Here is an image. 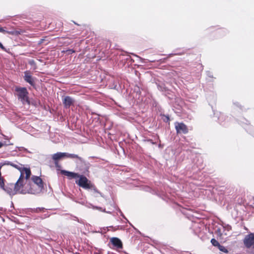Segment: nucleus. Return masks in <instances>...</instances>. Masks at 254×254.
Returning a JSON list of instances; mask_svg holds the SVG:
<instances>
[{
	"label": "nucleus",
	"instance_id": "f257e3e1",
	"mask_svg": "<svg viewBox=\"0 0 254 254\" xmlns=\"http://www.w3.org/2000/svg\"><path fill=\"white\" fill-rule=\"evenodd\" d=\"M15 95L23 104L27 103L30 104V101L28 97V92L25 87L16 86L15 88Z\"/></svg>",
	"mask_w": 254,
	"mask_h": 254
},
{
	"label": "nucleus",
	"instance_id": "f03ea898",
	"mask_svg": "<svg viewBox=\"0 0 254 254\" xmlns=\"http://www.w3.org/2000/svg\"><path fill=\"white\" fill-rule=\"evenodd\" d=\"M65 154L66 157L72 159L76 158L78 159L80 162L81 166L77 165V167L78 168V170H80L82 174H86L87 173L89 172V164L86 163L82 158L78 156L76 154H69L67 153H65Z\"/></svg>",
	"mask_w": 254,
	"mask_h": 254
},
{
	"label": "nucleus",
	"instance_id": "7ed1b4c3",
	"mask_svg": "<svg viewBox=\"0 0 254 254\" xmlns=\"http://www.w3.org/2000/svg\"><path fill=\"white\" fill-rule=\"evenodd\" d=\"M78 180L75 181V183L80 187L85 189H95V186L91 182L83 175H79Z\"/></svg>",
	"mask_w": 254,
	"mask_h": 254
},
{
	"label": "nucleus",
	"instance_id": "20e7f679",
	"mask_svg": "<svg viewBox=\"0 0 254 254\" xmlns=\"http://www.w3.org/2000/svg\"><path fill=\"white\" fill-rule=\"evenodd\" d=\"M4 165H10L17 170H18L20 172V174H23V177H24V174L25 173L26 175L25 178L26 179H28L31 175V171L29 168H24L23 165L20 164H15L11 162H7L4 164Z\"/></svg>",
	"mask_w": 254,
	"mask_h": 254
},
{
	"label": "nucleus",
	"instance_id": "39448f33",
	"mask_svg": "<svg viewBox=\"0 0 254 254\" xmlns=\"http://www.w3.org/2000/svg\"><path fill=\"white\" fill-rule=\"evenodd\" d=\"M244 244L247 248H254V233L246 235L243 240Z\"/></svg>",
	"mask_w": 254,
	"mask_h": 254
},
{
	"label": "nucleus",
	"instance_id": "423d86ee",
	"mask_svg": "<svg viewBox=\"0 0 254 254\" xmlns=\"http://www.w3.org/2000/svg\"><path fill=\"white\" fill-rule=\"evenodd\" d=\"M175 127L177 134H187L189 132L188 127L184 123L176 122Z\"/></svg>",
	"mask_w": 254,
	"mask_h": 254
},
{
	"label": "nucleus",
	"instance_id": "0eeeda50",
	"mask_svg": "<svg viewBox=\"0 0 254 254\" xmlns=\"http://www.w3.org/2000/svg\"><path fill=\"white\" fill-rule=\"evenodd\" d=\"M110 242L116 249H122L123 248V243L121 240L117 237H112L110 239Z\"/></svg>",
	"mask_w": 254,
	"mask_h": 254
},
{
	"label": "nucleus",
	"instance_id": "6e6552de",
	"mask_svg": "<svg viewBox=\"0 0 254 254\" xmlns=\"http://www.w3.org/2000/svg\"><path fill=\"white\" fill-rule=\"evenodd\" d=\"M9 195H14L16 194L14 184L9 183L6 186L4 185V189H2Z\"/></svg>",
	"mask_w": 254,
	"mask_h": 254
},
{
	"label": "nucleus",
	"instance_id": "1a4fd4ad",
	"mask_svg": "<svg viewBox=\"0 0 254 254\" xmlns=\"http://www.w3.org/2000/svg\"><path fill=\"white\" fill-rule=\"evenodd\" d=\"M0 32L3 34H8L10 35L18 36L23 34L24 32V31L22 29H19V30L7 31L3 28L0 27Z\"/></svg>",
	"mask_w": 254,
	"mask_h": 254
},
{
	"label": "nucleus",
	"instance_id": "9d476101",
	"mask_svg": "<svg viewBox=\"0 0 254 254\" xmlns=\"http://www.w3.org/2000/svg\"><path fill=\"white\" fill-rule=\"evenodd\" d=\"M63 103L65 108H68L74 103V100L71 97L66 96L63 99Z\"/></svg>",
	"mask_w": 254,
	"mask_h": 254
},
{
	"label": "nucleus",
	"instance_id": "9b49d317",
	"mask_svg": "<svg viewBox=\"0 0 254 254\" xmlns=\"http://www.w3.org/2000/svg\"><path fill=\"white\" fill-rule=\"evenodd\" d=\"M14 186L16 193L20 192V190L23 187V179L22 174H20L18 180L16 182V183L14 184Z\"/></svg>",
	"mask_w": 254,
	"mask_h": 254
},
{
	"label": "nucleus",
	"instance_id": "f8f14e48",
	"mask_svg": "<svg viewBox=\"0 0 254 254\" xmlns=\"http://www.w3.org/2000/svg\"><path fill=\"white\" fill-rule=\"evenodd\" d=\"M61 173L62 174L67 176L69 179H75L79 177V174L78 173L64 170H61Z\"/></svg>",
	"mask_w": 254,
	"mask_h": 254
},
{
	"label": "nucleus",
	"instance_id": "ddd939ff",
	"mask_svg": "<svg viewBox=\"0 0 254 254\" xmlns=\"http://www.w3.org/2000/svg\"><path fill=\"white\" fill-rule=\"evenodd\" d=\"M32 181L40 189L44 188V183L40 177L33 176L31 178Z\"/></svg>",
	"mask_w": 254,
	"mask_h": 254
},
{
	"label": "nucleus",
	"instance_id": "4468645a",
	"mask_svg": "<svg viewBox=\"0 0 254 254\" xmlns=\"http://www.w3.org/2000/svg\"><path fill=\"white\" fill-rule=\"evenodd\" d=\"M24 80L30 85H33L34 81L32 79V76L30 74V72L28 70H26L24 72Z\"/></svg>",
	"mask_w": 254,
	"mask_h": 254
},
{
	"label": "nucleus",
	"instance_id": "2eb2a0df",
	"mask_svg": "<svg viewBox=\"0 0 254 254\" xmlns=\"http://www.w3.org/2000/svg\"><path fill=\"white\" fill-rule=\"evenodd\" d=\"M65 157V153L58 152L52 155V159L54 162H59V160Z\"/></svg>",
	"mask_w": 254,
	"mask_h": 254
},
{
	"label": "nucleus",
	"instance_id": "dca6fc26",
	"mask_svg": "<svg viewBox=\"0 0 254 254\" xmlns=\"http://www.w3.org/2000/svg\"><path fill=\"white\" fill-rule=\"evenodd\" d=\"M2 167V165H0V188L4 189V185H5V180L1 176V169Z\"/></svg>",
	"mask_w": 254,
	"mask_h": 254
},
{
	"label": "nucleus",
	"instance_id": "f3484780",
	"mask_svg": "<svg viewBox=\"0 0 254 254\" xmlns=\"http://www.w3.org/2000/svg\"><path fill=\"white\" fill-rule=\"evenodd\" d=\"M218 248L219 249V250L223 252V253H228V250L223 246H222L220 244V245L218 247Z\"/></svg>",
	"mask_w": 254,
	"mask_h": 254
},
{
	"label": "nucleus",
	"instance_id": "a211bd4d",
	"mask_svg": "<svg viewBox=\"0 0 254 254\" xmlns=\"http://www.w3.org/2000/svg\"><path fill=\"white\" fill-rule=\"evenodd\" d=\"M211 243L212 245L215 247H218L220 245V244L219 243V242L214 238H213L211 240Z\"/></svg>",
	"mask_w": 254,
	"mask_h": 254
},
{
	"label": "nucleus",
	"instance_id": "6ab92c4d",
	"mask_svg": "<svg viewBox=\"0 0 254 254\" xmlns=\"http://www.w3.org/2000/svg\"><path fill=\"white\" fill-rule=\"evenodd\" d=\"M54 163L57 169L58 170H60L61 168V166L59 164V162H54Z\"/></svg>",
	"mask_w": 254,
	"mask_h": 254
},
{
	"label": "nucleus",
	"instance_id": "aec40b11",
	"mask_svg": "<svg viewBox=\"0 0 254 254\" xmlns=\"http://www.w3.org/2000/svg\"><path fill=\"white\" fill-rule=\"evenodd\" d=\"M44 210V208H37L36 209V212H39L43 211Z\"/></svg>",
	"mask_w": 254,
	"mask_h": 254
},
{
	"label": "nucleus",
	"instance_id": "412c9836",
	"mask_svg": "<svg viewBox=\"0 0 254 254\" xmlns=\"http://www.w3.org/2000/svg\"><path fill=\"white\" fill-rule=\"evenodd\" d=\"M67 52H68V54H72V53H74L75 51L73 50V49H69V50H67Z\"/></svg>",
	"mask_w": 254,
	"mask_h": 254
},
{
	"label": "nucleus",
	"instance_id": "4be33fe9",
	"mask_svg": "<svg viewBox=\"0 0 254 254\" xmlns=\"http://www.w3.org/2000/svg\"><path fill=\"white\" fill-rule=\"evenodd\" d=\"M0 48H1L2 50L5 51L6 49L2 45V44L0 42Z\"/></svg>",
	"mask_w": 254,
	"mask_h": 254
},
{
	"label": "nucleus",
	"instance_id": "5701e85b",
	"mask_svg": "<svg viewBox=\"0 0 254 254\" xmlns=\"http://www.w3.org/2000/svg\"><path fill=\"white\" fill-rule=\"evenodd\" d=\"M147 141H149V142H150L151 143H152V144H155V142H154L152 141V139H148Z\"/></svg>",
	"mask_w": 254,
	"mask_h": 254
},
{
	"label": "nucleus",
	"instance_id": "b1692460",
	"mask_svg": "<svg viewBox=\"0 0 254 254\" xmlns=\"http://www.w3.org/2000/svg\"><path fill=\"white\" fill-rule=\"evenodd\" d=\"M166 120H167V122H169L170 121L169 116H166Z\"/></svg>",
	"mask_w": 254,
	"mask_h": 254
},
{
	"label": "nucleus",
	"instance_id": "393cba45",
	"mask_svg": "<svg viewBox=\"0 0 254 254\" xmlns=\"http://www.w3.org/2000/svg\"><path fill=\"white\" fill-rule=\"evenodd\" d=\"M4 145V144L1 142H0V148L2 147Z\"/></svg>",
	"mask_w": 254,
	"mask_h": 254
}]
</instances>
